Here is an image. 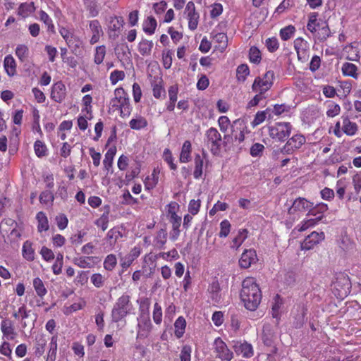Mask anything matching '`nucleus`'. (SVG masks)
Here are the masks:
<instances>
[{
  "instance_id": "3",
  "label": "nucleus",
  "mask_w": 361,
  "mask_h": 361,
  "mask_svg": "<svg viewBox=\"0 0 361 361\" xmlns=\"http://www.w3.org/2000/svg\"><path fill=\"white\" fill-rule=\"evenodd\" d=\"M114 97L110 101V105L114 111L118 110L122 118H128L132 111L130 98L126 90L120 87L114 90Z\"/></svg>"
},
{
  "instance_id": "35",
  "label": "nucleus",
  "mask_w": 361,
  "mask_h": 361,
  "mask_svg": "<svg viewBox=\"0 0 361 361\" xmlns=\"http://www.w3.org/2000/svg\"><path fill=\"white\" fill-rule=\"evenodd\" d=\"M123 237L122 232L118 227L111 228L106 234V240L112 248L117 243L118 240Z\"/></svg>"
},
{
  "instance_id": "36",
  "label": "nucleus",
  "mask_w": 361,
  "mask_h": 361,
  "mask_svg": "<svg viewBox=\"0 0 361 361\" xmlns=\"http://www.w3.org/2000/svg\"><path fill=\"white\" fill-rule=\"evenodd\" d=\"M192 145L190 141L185 140L181 148L179 160L181 163H188L191 160Z\"/></svg>"
},
{
  "instance_id": "26",
  "label": "nucleus",
  "mask_w": 361,
  "mask_h": 361,
  "mask_svg": "<svg viewBox=\"0 0 361 361\" xmlns=\"http://www.w3.org/2000/svg\"><path fill=\"white\" fill-rule=\"evenodd\" d=\"M160 168L157 166L153 169L151 175L147 176L144 180L145 188L146 190L154 189L159 183Z\"/></svg>"
},
{
  "instance_id": "13",
  "label": "nucleus",
  "mask_w": 361,
  "mask_h": 361,
  "mask_svg": "<svg viewBox=\"0 0 361 361\" xmlns=\"http://www.w3.org/2000/svg\"><path fill=\"white\" fill-rule=\"evenodd\" d=\"M324 239L325 234L323 231H312L310 235L306 236L304 240L300 243V248L302 250H312Z\"/></svg>"
},
{
  "instance_id": "23",
  "label": "nucleus",
  "mask_w": 361,
  "mask_h": 361,
  "mask_svg": "<svg viewBox=\"0 0 361 361\" xmlns=\"http://www.w3.org/2000/svg\"><path fill=\"white\" fill-rule=\"evenodd\" d=\"M343 134L348 136H354L358 132V125L352 121L347 115L341 116Z\"/></svg>"
},
{
  "instance_id": "7",
  "label": "nucleus",
  "mask_w": 361,
  "mask_h": 361,
  "mask_svg": "<svg viewBox=\"0 0 361 361\" xmlns=\"http://www.w3.org/2000/svg\"><path fill=\"white\" fill-rule=\"evenodd\" d=\"M204 143L210 152L214 155H219L221 147L224 143L221 135L216 128L211 127L205 133Z\"/></svg>"
},
{
  "instance_id": "29",
  "label": "nucleus",
  "mask_w": 361,
  "mask_h": 361,
  "mask_svg": "<svg viewBox=\"0 0 361 361\" xmlns=\"http://www.w3.org/2000/svg\"><path fill=\"white\" fill-rule=\"evenodd\" d=\"M213 42L216 44L215 48L223 52L228 45L227 35L224 32H212Z\"/></svg>"
},
{
  "instance_id": "1",
  "label": "nucleus",
  "mask_w": 361,
  "mask_h": 361,
  "mask_svg": "<svg viewBox=\"0 0 361 361\" xmlns=\"http://www.w3.org/2000/svg\"><path fill=\"white\" fill-rule=\"evenodd\" d=\"M240 295L247 310L254 311L258 307L262 293L255 278L247 277L243 281Z\"/></svg>"
},
{
  "instance_id": "55",
  "label": "nucleus",
  "mask_w": 361,
  "mask_h": 361,
  "mask_svg": "<svg viewBox=\"0 0 361 361\" xmlns=\"http://www.w3.org/2000/svg\"><path fill=\"white\" fill-rule=\"evenodd\" d=\"M295 31L296 30L295 26L289 25L280 30L279 35L282 40L287 41L293 36Z\"/></svg>"
},
{
  "instance_id": "54",
  "label": "nucleus",
  "mask_w": 361,
  "mask_h": 361,
  "mask_svg": "<svg viewBox=\"0 0 361 361\" xmlns=\"http://www.w3.org/2000/svg\"><path fill=\"white\" fill-rule=\"evenodd\" d=\"M203 159L200 154H196L195 157V169L193 176L195 179H199L202 175L203 169Z\"/></svg>"
},
{
  "instance_id": "4",
  "label": "nucleus",
  "mask_w": 361,
  "mask_h": 361,
  "mask_svg": "<svg viewBox=\"0 0 361 361\" xmlns=\"http://www.w3.org/2000/svg\"><path fill=\"white\" fill-rule=\"evenodd\" d=\"M166 216L171 224L172 230L170 233V239L176 241L180 235L182 219L177 214L179 209V204L176 202H171L167 204Z\"/></svg>"
},
{
  "instance_id": "37",
  "label": "nucleus",
  "mask_w": 361,
  "mask_h": 361,
  "mask_svg": "<svg viewBox=\"0 0 361 361\" xmlns=\"http://www.w3.org/2000/svg\"><path fill=\"white\" fill-rule=\"evenodd\" d=\"M37 221V231L42 233L49 229L48 218L44 212H39L36 214Z\"/></svg>"
},
{
  "instance_id": "15",
  "label": "nucleus",
  "mask_w": 361,
  "mask_h": 361,
  "mask_svg": "<svg viewBox=\"0 0 361 361\" xmlns=\"http://www.w3.org/2000/svg\"><path fill=\"white\" fill-rule=\"evenodd\" d=\"M157 255L152 252L146 254L143 257L142 271L146 276H151L155 271L157 267Z\"/></svg>"
},
{
  "instance_id": "42",
  "label": "nucleus",
  "mask_w": 361,
  "mask_h": 361,
  "mask_svg": "<svg viewBox=\"0 0 361 361\" xmlns=\"http://www.w3.org/2000/svg\"><path fill=\"white\" fill-rule=\"evenodd\" d=\"M32 285L36 294L42 300L47 293V290L43 281L39 277H36L33 279Z\"/></svg>"
},
{
  "instance_id": "18",
  "label": "nucleus",
  "mask_w": 361,
  "mask_h": 361,
  "mask_svg": "<svg viewBox=\"0 0 361 361\" xmlns=\"http://www.w3.org/2000/svg\"><path fill=\"white\" fill-rule=\"evenodd\" d=\"M294 48L297 52L298 58L301 61H305L309 56L308 44L302 37H298L294 41Z\"/></svg>"
},
{
  "instance_id": "53",
  "label": "nucleus",
  "mask_w": 361,
  "mask_h": 361,
  "mask_svg": "<svg viewBox=\"0 0 361 361\" xmlns=\"http://www.w3.org/2000/svg\"><path fill=\"white\" fill-rule=\"evenodd\" d=\"M106 54L105 45L97 46L94 54V62L97 65L102 63Z\"/></svg>"
},
{
  "instance_id": "62",
  "label": "nucleus",
  "mask_w": 361,
  "mask_h": 361,
  "mask_svg": "<svg viewBox=\"0 0 361 361\" xmlns=\"http://www.w3.org/2000/svg\"><path fill=\"white\" fill-rule=\"evenodd\" d=\"M90 280L94 287L100 288L104 286L106 278L100 273H94L91 276Z\"/></svg>"
},
{
  "instance_id": "14",
  "label": "nucleus",
  "mask_w": 361,
  "mask_h": 361,
  "mask_svg": "<svg viewBox=\"0 0 361 361\" xmlns=\"http://www.w3.org/2000/svg\"><path fill=\"white\" fill-rule=\"evenodd\" d=\"M1 331L3 338H6L7 341L14 340L18 336L13 322L7 317L4 318L1 322Z\"/></svg>"
},
{
  "instance_id": "58",
  "label": "nucleus",
  "mask_w": 361,
  "mask_h": 361,
  "mask_svg": "<svg viewBox=\"0 0 361 361\" xmlns=\"http://www.w3.org/2000/svg\"><path fill=\"white\" fill-rule=\"evenodd\" d=\"M35 8L34 6V3H23L20 5L18 8V13L19 16L23 17L27 16L30 13H32L35 11Z\"/></svg>"
},
{
  "instance_id": "56",
  "label": "nucleus",
  "mask_w": 361,
  "mask_h": 361,
  "mask_svg": "<svg viewBox=\"0 0 361 361\" xmlns=\"http://www.w3.org/2000/svg\"><path fill=\"white\" fill-rule=\"evenodd\" d=\"M174 52L171 49H164L162 51L163 66L166 69H169L172 66L173 56Z\"/></svg>"
},
{
  "instance_id": "34",
  "label": "nucleus",
  "mask_w": 361,
  "mask_h": 361,
  "mask_svg": "<svg viewBox=\"0 0 361 361\" xmlns=\"http://www.w3.org/2000/svg\"><path fill=\"white\" fill-rule=\"evenodd\" d=\"M154 43L152 40L142 39L137 45V50L142 56H149L152 54Z\"/></svg>"
},
{
  "instance_id": "21",
  "label": "nucleus",
  "mask_w": 361,
  "mask_h": 361,
  "mask_svg": "<svg viewBox=\"0 0 361 361\" xmlns=\"http://www.w3.org/2000/svg\"><path fill=\"white\" fill-rule=\"evenodd\" d=\"M98 258L94 256H80V257H75L73 259V264L82 269L86 268H93L97 262Z\"/></svg>"
},
{
  "instance_id": "40",
  "label": "nucleus",
  "mask_w": 361,
  "mask_h": 361,
  "mask_svg": "<svg viewBox=\"0 0 361 361\" xmlns=\"http://www.w3.org/2000/svg\"><path fill=\"white\" fill-rule=\"evenodd\" d=\"M157 26L156 19L153 16H147L142 23L143 31L148 35L154 33Z\"/></svg>"
},
{
  "instance_id": "33",
  "label": "nucleus",
  "mask_w": 361,
  "mask_h": 361,
  "mask_svg": "<svg viewBox=\"0 0 361 361\" xmlns=\"http://www.w3.org/2000/svg\"><path fill=\"white\" fill-rule=\"evenodd\" d=\"M341 72L344 76L357 79L359 76L357 66L350 62H345L341 67Z\"/></svg>"
},
{
  "instance_id": "39",
  "label": "nucleus",
  "mask_w": 361,
  "mask_h": 361,
  "mask_svg": "<svg viewBox=\"0 0 361 361\" xmlns=\"http://www.w3.org/2000/svg\"><path fill=\"white\" fill-rule=\"evenodd\" d=\"M47 342V341L44 335L41 334L36 336L34 348L35 353L37 356L40 357L44 354Z\"/></svg>"
},
{
  "instance_id": "60",
  "label": "nucleus",
  "mask_w": 361,
  "mask_h": 361,
  "mask_svg": "<svg viewBox=\"0 0 361 361\" xmlns=\"http://www.w3.org/2000/svg\"><path fill=\"white\" fill-rule=\"evenodd\" d=\"M104 268L107 271H112L117 264V259L115 255H108L104 261Z\"/></svg>"
},
{
  "instance_id": "31",
  "label": "nucleus",
  "mask_w": 361,
  "mask_h": 361,
  "mask_svg": "<svg viewBox=\"0 0 361 361\" xmlns=\"http://www.w3.org/2000/svg\"><path fill=\"white\" fill-rule=\"evenodd\" d=\"M4 68L6 74L13 77L16 75L17 64L12 55L9 54L5 56L4 60Z\"/></svg>"
},
{
  "instance_id": "2",
  "label": "nucleus",
  "mask_w": 361,
  "mask_h": 361,
  "mask_svg": "<svg viewBox=\"0 0 361 361\" xmlns=\"http://www.w3.org/2000/svg\"><path fill=\"white\" fill-rule=\"evenodd\" d=\"M135 307L131 296L126 293L119 296L114 303L111 312V321L114 323L126 321L128 315L135 313Z\"/></svg>"
},
{
  "instance_id": "5",
  "label": "nucleus",
  "mask_w": 361,
  "mask_h": 361,
  "mask_svg": "<svg viewBox=\"0 0 361 361\" xmlns=\"http://www.w3.org/2000/svg\"><path fill=\"white\" fill-rule=\"evenodd\" d=\"M275 80V73L273 71H267L262 76L256 77L252 85V92L265 96L273 86Z\"/></svg>"
},
{
  "instance_id": "8",
  "label": "nucleus",
  "mask_w": 361,
  "mask_h": 361,
  "mask_svg": "<svg viewBox=\"0 0 361 361\" xmlns=\"http://www.w3.org/2000/svg\"><path fill=\"white\" fill-rule=\"evenodd\" d=\"M104 22L109 38L112 40H116L121 35L122 28L124 25L123 18L122 16H118L113 14L106 16Z\"/></svg>"
},
{
  "instance_id": "46",
  "label": "nucleus",
  "mask_w": 361,
  "mask_h": 361,
  "mask_svg": "<svg viewBox=\"0 0 361 361\" xmlns=\"http://www.w3.org/2000/svg\"><path fill=\"white\" fill-rule=\"evenodd\" d=\"M148 125L147 119L142 116H138L135 118H133L129 122V126L133 130H140L146 128Z\"/></svg>"
},
{
  "instance_id": "43",
  "label": "nucleus",
  "mask_w": 361,
  "mask_h": 361,
  "mask_svg": "<svg viewBox=\"0 0 361 361\" xmlns=\"http://www.w3.org/2000/svg\"><path fill=\"white\" fill-rule=\"evenodd\" d=\"M247 234L248 231L246 228L239 230L237 235L232 240L231 247L236 250L239 248L247 238Z\"/></svg>"
},
{
  "instance_id": "61",
  "label": "nucleus",
  "mask_w": 361,
  "mask_h": 361,
  "mask_svg": "<svg viewBox=\"0 0 361 361\" xmlns=\"http://www.w3.org/2000/svg\"><path fill=\"white\" fill-rule=\"evenodd\" d=\"M249 59L251 63L258 64L260 63L262 56L259 49L256 47H251L249 51Z\"/></svg>"
},
{
  "instance_id": "64",
  "label": "nucleus",
  "mask_w": 361,
  "mask_h": 361,
  "mask_svg": "<svg viewBox=\"0 0 361 361\" xmlns=\"http://www.w3.org/2000/svg\"><path fill=\"white\" fill-rule=\"evenodd\" d=\"M126 74L124 71L119 70H114L110 73L109 80L111 84L115 85L119 81L123 80Z\"/></svg>"
},
{
  "instance_id": "38",
  "label": "nucleus",
  "mask_w": 361,
  "mask_h": 361,
  "mask_svg": "<svg viewBox=\"0 0 361 361\" xmlns=\"http://www.w3.org/2000/svg\"><path fill=\"white\" fill-rule=\"evenodd\" d=\"M186 328L185 319L180 316L177 318L174 323V335L177 338H180L183 336Z\"/></svg>"
},
{
  "instance_id": "25",
  "label": "nucleus",
  "mask_w": 361,
  "mask_h": 361,
  "mask_svg": "<svg viewBox=\"0 0 361 361\" xmlns=\"http://www.w3.org/2000/svg\"><path fill=\"white\" fill-rule=\"evenodd\" d=\"M152 87L153 96L156 99H164L166 97V92L164 87V81L161 77H154V80L151 81Z\"/></svg>"
},
{
  "instance_id": "19",
  "label": "nucleus",
  "mask_w": 361,
  "mask_h": 361,
  "mask_svg": "<svg viewBox=\"0 0 361 361\" xmlns=\"http://www.w3.org/2000/svg\"><path fill=\"white\" fill-rule=\"evenodd\" d=\"M258 260L256 251L253 249L245 250L239 259V264L242 268H249Z\"/></svg>"
},
{
  "instance_id": "20",
  "label": "nucleus",
  "mask_w": 361,
  "mask_h": 361,
  "mask_svg": "<svg viewBox=\"0 0 361 361\" xmlns=\"http://www.w3.org/2000/svg\"><path fill=\"white\" fill-rule=\"evenodd\" d=\"M89 28L92 32L90 43L93 45L99 41L100 37L103 35L104 32L102 25L98 20H90L89 22Z\"/></svg>"
},
{
  "instance_id": "32",
  "label": "nucleus",
  "mask_w": 361,
  "mask_h": 361,
  "mask_svg": "<svg viewBox=\"0 0 361 361\" xmlns=\"http://www.w3.org/2000/svg\"><path fill=\"white\" fill-rule=\"evenodd\" d=\"M22 256L28 261L33 262L35 259V250L33 248V243L30 240L23 243L22 247Z\"/></svg>"
},
{
  "instance_id": "59",
  "label": "nucleus",
  "mask_w": 361,
  "mask_h": 361,
  "mask_svg": "<svg viewBox=\"0 0 361 361\" xmlns=\"http://www.w3.org/2000/svg\"><path fill=\"white\" fill-rule=\"evenodd\" d=\"M68 47L71 49L73 53H75L77 50L80 47L81 41L80 38L75 34L71 35L69 39L66 41Z\"/></svg>"
},
{
  "instance_id": "49",
  "label": "nucleus",
  "mask_w": 361,
  "mask_h": 361,
  "mask_svg": "<svg viewBox=\"0 0 361 361\" xmlns=\"http://www.w3.org/2000/svg\"><path fill=\"white\" fill-rule=\"evenodd\" d=\"M235 125H239L238 128L239 129V132L238 133H235L233 130V135L235 140H238L239 143L242 142L245 140V133H247V128L245 123L243 121H240V120H235L234 121Z\"/></svg>"
},
{
  "instance_id": "28",
  "label": "nucleus",
  "mask_w": 361,
  "mask_h": 361,
  "mask_svg": "<svg viewBox=\"0 0 361 361\" xmlns=\"http://www.w3.org/2000/svg\"><path fill=\"white\" fill-rule=\"evenodd\" d=\"M235 352L243 357L250 358L253 356L254 350L251 344L244 342H238L233 346Z\"/></svg>"
},
{
  "instance_id": "45",
  "label": "nucleus",
  "mask_w": 361,
  "mask_h": 361,
  "mask_svg": "<svg viewBox=\"0 0 361 361\" xmlns=\"http://www.w3.org/2000/svg\"><path fill=\"white\" fill-rule=\"evenodd\" d=\"M327 210H328L327 204L322 202V203L317 204L314 207L313 205L309 212V214L312 215V216H316L317 217L315 219L318 221L322 219L323 214L325 212H326Z\"/></svg>"
},
{
  "instance_id": "9",
  "label": "nucleus",
  "mask_w": 361,
  "mask_h": 361,
  "mask_svg": "<svg viewBox=\"0 0 361 361\" xmlns=\"http://www.w3.org/2000/svg\"><path fill=\"white\" fill-rule=\"evenodd\" d=\"M213 353L215 357L221 361H231L233 358V351L228 348L226 343L220 337L214 341Z\"/></svg>"
},
{
  "instance_id": "10",
  "label": "nucleus",
  "mask_w": 361,
  "mask_h": 361,
  "mask_svg": "<svg viewBox=\"0 0 361 361\" xmlns=\"http://www.w3.org/2000/svg\"><path fill=\"white\" fill-rule=\"evenodd\" d=\"M286 141V142L281 149V152L283 154H290L301 148L306 142V138L302 134L297 133Z\"/></svg>"
},
{
  "instance_id": "50",
  "label": "nucleus",
  "mask_w": 361,
  "mask_h": 361,
  "mask_svg": "<svg viewBox=\"0 0 361 361\" xmlns=\"http://www.w3.org/2000/svg\"><path fill=\"white\" fill-rule=\"evenodd\" d=\"M250 74V68L247 64H240L236 69V78L238 82H244Z\"/></svg>"
},
{
  "instance_id": "11",
  "label": "nucleus",
  "mask_w": 361,
  "mask_h": 361,
  "mask_svg": "<svg viewBox=\"0 0 361 361\" xmlns=\"http://www.w3.org/2000/svg\"><path fill=\"white\" fill-rule=\"evenodd\" d=\"M137 324V339L147 338L151 334L153 325L149 316L138 317Z\"/></svg>"
},
{
  "instance_id": "52",
  "label": "nucleus",
  "mask_w": 361,
  "mask_h": 361,
  "mask_svg": "<svg viewBox=\"0 0 361 361\" xmlns=\"http://www.w3.org/2000/svg\"><path fill=\"white\" fill-rule=\"evenodd\" d=\"M34 151L39 158L46 157L48 154L47 145L42 141L37 140L34 143Z\"/></svg>"
},
{
  "instance_id": "6",
  "label": "nucleus",
  "mask_w": 361,
  "mask_h": 361,
  "mask_svg": "<svg viewBox=\"0 0 361 361\" xmlns=\"http://www.w3.org/2000/svg\"><path fill=\"white\" fill-rule=\"evenodd\" d=\"M269 135L276 142H284L290 135L293 126L290 122H276L269 126Z\"/></svg>"
},
{
  "instance_id": "30",
  "label": "nucleus",
  "mask_w": 361,
  "mask_h": 361,
  "mask_svg": "<svg viewBox=\"0 0 361 361\" xmlns=\"http://www.w3.org/2000/svg\"><path fill=\"white\" fill-rule=\"evenodd\" d=\"M319 14L317 12L310 13L308 16L307 29L311 33H316L317 30L322 25L321 20H318Z\"/></svg>"
},
{
  "instance_id": "16",
  "label": "nucleus",
  "mask_w": 361,
  "mask_h": 361,
  "mask_svg": "<svg viewBox=\"0 0 361 361\" xmlns=\"http://www.w3.org/2000/svg\"><path fill=\"white\" fill-rule=\"evenodd\" d=\"M314 203L310 202L305 197H298L296 198L291 207L288 209V213L289 214H293L296 212H304L307 210H310L312 207Z\"/></svg>"
},
{
  "instance_id": "47",
  "label": "nucleus",
  "mask_w": 361,
  "mask_h": 361,
  "mask_svg": "<svg viewBox=\"0 0 361 361\" xmlns=\"http://www.w3.org/2000/svg\"><path fill=\"white\" fill-rule=\"evenodd\" d=\"M137 303L139 305V316H149V307L151 305L150 299L148 298H142L140 300H137Z\"/></svg>"
},
{
  "instance_id": "24",
  "label": "nucleus",
  "mask_w": 361,
  "mask_h": 361,
  "mask_svg": "<svg viewBox=\"0 0 361 361\" xmlns=\"http://www.w3.org/2000/svg\"><path fill=\"white\" fill-rule=\"evenodd\" d=\"M142 249L140 246H135L129 253L121 259V266L123 269L128 268L133 262L140 255Z\"/></svg>"
},
{
  "instance_id": "27",
  "label": "nucleus",
  "mask_w": 361,
  "mask_h": 361,
  "mask_svg": "<svg viewBox=\"0 0 361 361\" xmlns=\"http://www.w3.org/2000/svg\"><path fill=\"white\" fill-rule=\"evenodd\" d=\"M168 238V233L166 228H162L157 231L154 236L153 239V246L156 249H164L165 247V245L166 244Z\"/></svg>"
},
{
  "instance_id": "51",
  "label": "nucleus",
  "mask_w": 361,
  "mask_h": 361,
  "mask_svg": "<svg viewBox=\"0 0 361 361\" xmlns=\"http://www.w3.org/2000/svg\"><path fill=\"white\" fill-rule=\"evenodd\" d=\"M317 38L321 41H325L331 34L330 29L326 21L322 23V25L317 30V32L314 33Z\"/></svg>"
},
{
  "instance_id": "48",
  "label": "nucleus",
  "mask_w": 361,
  "mask_h": 361,
  "mask_svg": "<svg viewBox=\"0 0 361 361\" xmlns=\"http://www.w3.org/2000/svg\"><path fill=\"white\" fill-rule=\"evenodd\" d=\"M291 106L286 104H274L271 112L274 115L279 116H288L290 114Z\"/></svg>"
},
{
  "instance_id": "57",
  "label": "nucleus",
  "mask_w": 361,
  "mask_h": 361,
  "mask_svg": "<svg viewBox=\"0 0 361 361\" xmlns=\"http://www.w3.org/2000/svg\"><path fill=\"white\" fill-rule=\"evenodd\" d=\"M271 111L269 108H267L264 111H259L256 113L253 121L251 122V126L252 128H255L256 126L262 123L267 118V112Z\"/></svg>"
},
{
  "instance_id": "41",
  "label": "nucleus",
  "mask_w": 361,
  "mask_h": 361,
  "mask_svg": "<svg viewBox=\"0 0 361 361\" xmlns=\"http://www.w3.org/2000/svg\"><path fill=\"white\" fill-rule=\"evenodd\" d=\"M15 54L21 63L27 61L30 55L29 47L24 44H18L15 49Z\"/></svg>"
},
{
  "instance_id": "22",
  "label": "nucleus",
  "mask_w": 361,
  "mask_h": 361,
  "mask_svg": "<svg viewBox=\"0 0 361 361\" xmlns=\"http://www.w3.org/2000/svg\"><path fill=\"white\" fill-rule=\"evenodd\" d=\"M30 310H27L25 304H22L17 310L13 309L12 317L20 322L21 326L25 329L27 326L26 319L28 318Z\"/></svg>"
},
{
  "instance_id": "17",
  "label": "nucleus",
  "mask_w": 361,
  "mask_h": 361,
  "mask_svg": "<svg viewBox=\"0 0 361 361\" xmlns=\"http://www.w3.org/2000/svg\"><path fill=\"white\" fill-rule=\"evenodd\" d=\"M67 94L66 87L62 81L55 82L51 90V99L57 103H61Z\"/></svg>"
},
{
  "instance_id": "44",
  "label": "nucleus",
  "mask_w": 361,
  "mask_h": 361,
  "mask_svg": "<svg viewBox=\"0 0 361 361\" xmlns=\"http://www.w3.org/2000/svg\"><path fill=\"white\" fill-rule=\"evenodd\" d=\"M83 2L90 17L94 18L99 15V7L97 0H84Z\"/></svg>"
},
{
  "instance_id": "12",
  "label": "nucleus",
  "mask_w": 361,
  "mask_h": 361,
  "mask_svg": "<svg viewBox=\"0 0 361 361\" xmlns=\"http://www.w3.org/2000/svg\"><path fill=\"white\" fill-rule=\"evenodd\" d=\"M184 16L188 22V28L194 31L197 29L200 20V13L196 11L193 1H189L185 8Z\"/></svg>"
},
{
  "instance_id": "63",
  "label": "nucleus",
  "mask_w": 361,
  "mask_h": 361,
  "mask_svg": "<svg viewBox=\"0 0 361 361\" xmlns=\"http://www.w3.org/2000/svg\"><path fill=\"white\" fill-rule=\"evenodd\" d=\"M265 46L269 52L274 53L279 48V42L276 37H269L265 41Z\"/></svg>"
}]
</instances>
